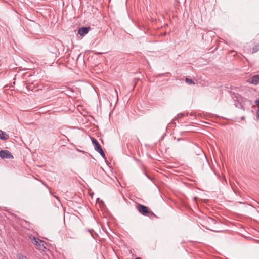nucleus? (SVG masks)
I'll list each match as a JSON object with an SVG mask.
<instances>
[{"mask_svg": "<svg viewBox=\"0 0 259 259\" xmlns=\"http://www.w3.org/2000/svg\"><path fill=\"white\" fill-rule=\"evenodd\" d=\"M30 238L31 240L32 243L36 246V249L42 250L46 249V247L44 245L46 243L45 241H42L38 238H36L34 236H33L32 238L31 237Z\"/></svg>", "mask_w": 259, "mask_h": 259, "instance_id": "obj_1", "label": "nucleus"}, {"mask_svg": "<svg viewBox=\"0 0 259 259\" xmlns=\"http://www.w3.org/2000/svg\"><path fill=\"white\" fill-rule=\"evenodd\" d=\"M194 151L196 154L200 156V158L202 160H205L208 162L207 157L202 151V150L199 147L196 146L194 149Z\"/></svg>", "mask_w": 259, "mask_h": 259, "instance_id": "obj_2", "label": "nucleus"}, {"mask_svg": "<svg viewBox=\"0 0 259 259\" xmlns=\"http://www.w3.org/2000/svg\"><path fill=\"white\" fill-rule=\"evenodd\" d=\"M0 157L2 159H13V156L11 153L7 150H1L0 151Z\"/></svg>", "mask_w": 259, "mask_h": 259, "instance_id": "obj_3", "label": "nucleus"}, {"mask_svg": "<svg viewBox=\"0 0 259 259\" xmlns=\"http://www.w3.org/2000/svg\"><path fill=\"white\" fill-rule=\"evenodd\" d=\"M137 207L139 212L144 215H146V214L150 212L148 208L143 205L139 204Z\"/></svg>", "mask_w": 259, "mask_h": 259, "instance_id": "obj_4", "label": "nucleus"}, {"mask_svg": "<svg viewBox=\"0 0 259 259\" xmlns=\"http://www.w3.org/2000/svg\"><path fill=\"white\" fill-rule=\"evenodd\" d=\"M247 82L249 84L254 85H257L259 84V73L252 76L247 80Z\"/></svg>", "mask_w": 259, "mask_h": 259, "instance_id": "obj_5", "label": "nucleus"}, {"mask_svg": "<svg viewBox=\"0 0 259 259\" xmlns=\"http://www.w3.org/2000/svg\"><path fill=\"white\" fill-rule=\"evenodd\" d=\"M91 29L90 27H82L79 28L78 33L81 36H85Z\"/></svg>", "mask_w": 259, "mask_h": 259, "instance_id": "obj_6", "label": "nucleus"}, {"mask_svg": "<svg viewBox=\"0 0 259 259\" xmlns=\"http://www.w3.org/2000/svg\"><path fill=\"white\" fill-rule=\"evenodd\" d=\"M91 140L94 146V149L97 152H98V151L102 149L101 145L96 139H95L94 138H92Z\"/></svg>", "mask_w": 259, "mask_h": 259, "instance_id": "obj_7", "label": "nucleus"}, {"mask_svg": "<svg viewBox=\"0 0 259 259\" xmlns=\"http://www.w3.org/2000/svg\"><path fill=\"white\" fill-rule=\"evenodd\" d=\"M9 138V136L6 132L0 130V139L3 140H8Z\"/></svg>", "mask_w": 259, "mask_h": 259, "instance_id": "obj_8", "label": "nucleus"}, {"mask_svg": "<svg viewBox=\"0 0 259 259\" xmlns=\"http://www.w3.org/2000/svg\"><path fill=\"white\" fill-rule=\"evenodd\" d=\"M259 50V44L255 45L252 48V53L257 52Z\"/></svg>", "mask_w": 259, "mask_h": 259, "instance_id": "obj_9", "label": "nucleus"}, {"mask_svg": "<svg viewBox=\"0 0 259 259\" xmlns=\"http://www.w3.org/2000/svg\"><path fill=\"white\" fill-rule=\"evenodd\" d=\"M185 81L186 83H187L188 84H195L194 81L192 79H190V78H186L185 79Z\"/></svg>", "mask_w": 259, "mask_h": 259, "instance_id": "obj_10", "label": "nucleus"}, {"mask_svg": "<svg viewBox=\"0 0 259 259\" xmlns=\"http://www.w3.org/2000/svg\"><path fill=\"white\" fill-rule=\"evenodd\" d=\"M17 259H28L25 255H22L21 253H19L17 255Z\"/></svg>", "mask_w": 259, "mask_h": 259, "instance_id": "obj_11", "label": "nucleus"}, {"mask_svg": "<svg viewBox=\"0 0 259 259\" xmlns=\"http://www.w3.org/2000/svg\"><path fill=\"white\" fill-rule=\"evenodd\" d=\"M98 153H99L101 155V156L105 159H106V155L104 153V151L103 150L102 148L100 149L99 151H98Z\"/></svg>", "mask_w": 259, "mask_h": 259, "instance_id": "obj_12", "label": "nucleus"}, {"mask_svg": "<svg viewBox=\"0 0 259 259\" xmlns=\"http://www.w3.org/2000/svg\"><path fill=\"white\" fill-rule=\"evenodd\" d=\"M207 221L209 223H211V224H215V220L212 219V218H209V217L208 218Z\"/></svg>", "mask_w": 259, "mask_h": 259, "instance_id": "obj_13", "label": "nucleus"}, {"mask_svg": "<svg viewBox=\"0 0 259 259\" xmlns=\"http://www.w3.org/2000/svg\"><path fill=\"white\" fill-rule=\"evenodd\" d=\"M256 118L259 120V107L256 111Z\"/></svg>", "mask_w": 259, "mask_h": 259, "instance_id": "obj_14", "label": "nucleus"}, {"mask_svg": "<svg viewBox=\"0 0 259 259\" xmlns=\"http://www.w3.org/2000/svg\"><path fill=\"white\" fill-rule=\"evenodd\" d=\"M148 213L150 214L151 215H153L156 218H157V216L152 211H150V212H148Z\"/></svg>", "mask_w": 259, "mask_h": 259, "instance_id": "obj_15", "label": "nucleus"}, {"mask_svg": "<svg viewBox=\"0 0 259 259\" xmlns=\"http://www.w3.org/2000/svg\"><path fill=\"white\" fill-rule=\"evenodd\" d=\"M255 103L259 107V99H257L255 101Z\"/></svg>", "mask_w": 259, "mask_h": 259, "instance_id": "obj_16", "label": "nucleus"}, {"mask_svg": "<svg viewBox=\"0 0 259 259\" xmlns=\"http://www.w3.org/2000/svg\"><path fill=\"white\" fill-rule=\"evenodd\" d=\"M54 197L56 198L57 200H58L60 202V200L59 199V198L56 196H54Z\"/></svg>", "mask_w": 259, "mask_h": 259, "instance_id": "obj_17", "label": "nucleus"}, {"mask_svg": "<svg viewBox=\"0 0 259 259\" xmlns=\"http://www.w3.org/2000/svg\"><path fill=\"white\" fill-rule=\"evenodd\" d=\"M178 116H180V117H183V116H185V114L181 113V114H180Z\"/></svg>", "mask_w": 259, "mask_h": 259, "instance_id": "obj_18", "label": "nucleus"}, {"mask_svg": "<svg viewBox=\"0 0 259 259\" xmlns=\"http://www.w3.org/2000/svg\"><path fill=\"white\" fill-rule=\"evenodd\" d=\"M44 185L46 186L47 188H49L48 185L46 183H43Z\"/></svg>", "mask_w": 259, "mask_h": 259, "instance_id": "obj_19", "label": "nucleus"}, {"mask_svg": "<svg viewBox=\"0 0 259 259\" xmlns=\"http://www.w3.org/2000/svg\"><path fill=\"white\" fill-rule=\"evenodd\" d=\"M64 138H65V139L67 141H69V139H68V138H67L65 136H64Z\"/></svg>", "mask_w": 259, "mask_h": 259, "instance_id": "obj_20", "label": "nucleus"}, {"mask_svg": "<svg viewBox=\"0 0 259 259\" xmlns=\"http://www.w3.org/2000/svg\"><path fill=\"white\" fill-rule=\"evenodd\" d=\"M164 74H161L158 75V76H163V75H164Z\"/></svg>", "mask_w": 259, "mask_h": 259, "instance_id": "obj_21", "label": "nucleus"}, {"mask_svg": "<svg viewBox=\"0 0 259 259\" xmlns=\"http://www.w3.org/2000/svg\"><path fill=\"white\" fill-rule=\"evenodd\" d=\"M77 150L79 152H82V151L80 150V149H77Z\"/></svg>", "mask_w": 259, "mask_h": 259, "instance_id": "obj_22", "label": "nucleus"}, {"mask_svg": "<svg viewBox=\"0 0 259 259\" xmlns=\"http://www.w3.org/2000/svg\"><path fill=\"white\" fill-rule=\"evenodd\" d=\"M135 259H141L140 257H136Z\"/></svg>", "mask_w": 259, "mask_h": 259, "instance_id": "obj_23", "label": "nucleus"}, {"mask_svg": "<svg viewBox=\"0 0 259 259\" xmlns=\"http://www.w3.org/2000/svg\"><path fill=\"white\" fill-rule=\"evenodd\" d=\"M81 55V54H80L79 55H78V58L80 57V56Z\"/></svg>", "mask_w": 259, "mask_h": 259, "instance_id": "obj_24", "label": "nucleus"}, {"mask_svg": "<svg viewBox=\"0 0 259 259\" xmlns=\"http://www.w3.org/2000/svg\"><path fill=\"white\" fill-rule=\"evenodd\" d=\"M180 138H178V139H177V141H180Z\"/></svg>", "mask_w": 259, "mask_h": 259, "instance_id": "obj_25", "label": "nucleus"}, {"mask_svg": "<svg viewBox=\"0 0 259 259\" xmlns=\"http://www.w3.org/2000/svg\"><path fill=\"white\" fill-rule=\"evenodd\" d=\"M209 229V230L213 231V230H212V229ZM213 231H214L213 230Z\"/></svg>", "mask_w": 259, "mask_h": 259, "instance_id": "obj_26", "label": "nucleus"}, {"mask_svg": "<svg viewBox=\"0 0 259 259\" xmlns=\"http://www.w3.org/2000/svg\"><path fill=\"white\" fill-rule=\"evenodd\" d=\"M258 212H259V211H258Z\"/></svg>", "mask_w": 259, "mask_h": 259, "instance_id": "obj_27", "label": "nucleus"}, {"mask_svg": "<svg viewBox=\"0 0 259 259\" xmlns=\"http://www.w3.org/2000/svg\"><path fill=\"white\" fill-rule=\"evenodd\" d=\"M258 212H259V211H258Z\"/></svg>", "mask_w": 259, "mask_h": 259, "instance_id": "obj_28", "label": "nucleus"}]
</instances>
